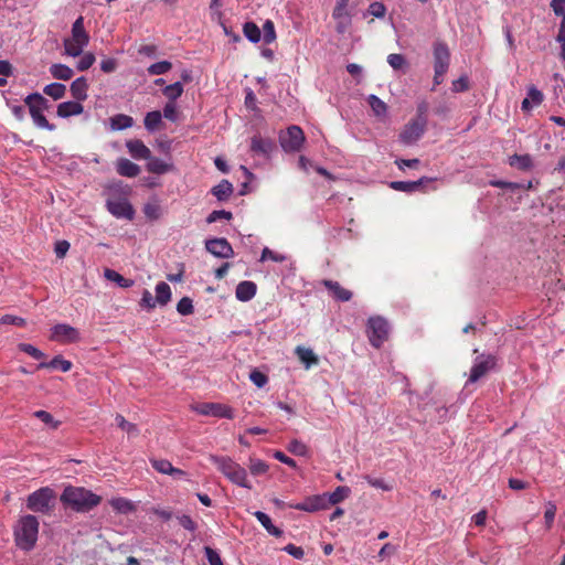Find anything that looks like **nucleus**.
Returning <instances> with one entry per match:
<instances>
[{
	"mask_svg": "<svg viewBox=\"0 0 565 565\" xmlns=\"http://www.w3.org/2000/svg\"><path fill=\"white\" fill-rule=\"evenodd\" d=\"M369 340L370 343L379 349L388 337V323L382 317H372L369 319Z\"/></svg>",
	"mask_w": 565,
	"mask_h": 565,
	"instance_id": "10",
	"label": "nucleus"
},
{
	"mask_svg": "<svg viewBox=\"0 0 565 565\" xmlns=\"http://www.w3.org/2000/svg\"><path fill=\"white\" fill-rule=\"evenodd\" d=\"M367 13L374 18H383L386 13V7L382 2H372L369 6Z\"/></svg>",
	"mask_w": 565,
	"mask_h": 565,
	"instance_id": "52",
	"label": "nucleus"
},
{
	"mask_svg": "<svg viewBox=\"0 0 565 565\" xmlns=\"http://www.w3.org/2000/svg\"><path fill=\"white\" fill-rule=\"evenodd\" d=\"M509 164L522 171L533 168V159L530 154H513L509 158Z\"/></svg>",
	"mask_w": 565,
	"mask_h": 565,
	"instance_id": "28",
	"label": "nucleus"
},
{
	"mask_svg": "<svg viewBox=\"0 0 565 565\" xmlns=\"http://www.w3.org/2000/svg\"><path fill=\"white\" fill-rule=\"evenodd\" d=\"M24 103L29 108V114L33 124L38 128L49 131L55 130V125L49 122L44 116V113L51 107V104L46 98H44L40 93H32L24 98Z\"/></svg>",
	"mask_w": 565,
	"mask_h": 565,
	"instance_id": "3",
	"label": "nucleus"
},
{
	"mask_svg": "<svg viewBox=\"0 0 565 565\" xmlns=\"http://www.w3.org/2000/svg\"><path fill=\"white\" fill-rule=\"evenodd\" d=\"M19 350L31 355L33 359L36 360L43 359L45 356V354L42 351H40L38 348L29 343H20Z\"/></svg>",
	"mask_w": 565,
	"mask_h": 565,
	"instance_id": "51",
	"label": "nucleus"
},
{
	"mask_svg": "<svg viewBox=\"0 0 565 565\" xmlns=\"http://www.w3.org/2000/svg\"><path fill=\"white\" fill-rule=\"evenodd\" d=\"M178 521L182 527L190 532H195L198 529L196 523L192 520V518L188 514H182L178 516Z\"/></svg>",
	"mask_w": 565,
	"mask_h": 565,
	"instance_id": "57",
	"label": "nucleus"
},
{
	"mask_svg": "<svg viewBox=\"0 0 565 565\" xmlns=\"http://www.w3.org/2000/svg\"><path fill=\"white\" fill-rule=\"evenodd\" d=\"M551 7L556 15L562 17L565 15V0H552Z\"/></svg>",
	"mask_w": 565,
	"mask_h": 565,
	"instance_id": "64",
	"label": "nucleus"
},
{
	"mask_svg": "<svg viewBox=\"0 0 565 565\" xmlns=\"http://www.w3.org/2000/svg\"><path fill=\"white\" fill-rule=\"evenodd\" d=\"M171 299V289L167 282H159L156 286V301L160 306L167 305Z\"/></svg>",
	"mask_w": 565,
	"mask_h": 565,
	"instance_id": "37",
	"label": "nucleus"
},
{
	"mask_svg": "<svg viewBox=\"0 0 565 565\" xmlns=\"http://www.w3.org/2000/svg\"><path fill=\"white\" fill-rule=\"evenodd\" d=\"M39 526L36 516L32 514L21 516L13 529L15 545L24 552L33 550L38 541Z\"/></svg>",
	"mask_w": 565,
	"mask_h": 565,
	"instance_id": "2",
	"label": "nucleus"
},
{
	"mask_svg": "<svg viewBox=\"0 0 565 565\" xmlns=\"http://www.w3.org/2000/svg\"><path fill=\"white\" fill-rule=\"evenodd\" d=\"M497 366V356L493 354H481L477 356L468 379L469 383H476Z\"/></svg>",
	"mask_w": 565,
	"mask_h": 565,
	"instance_id": "9",
	"label": "nucleus"
},
{
	"mask_svg": "<svg viewBox=\"0 0 565 565\" xmlns=\"http://www.w3.org/2000/svg\"><path fill=\"white\" fill-rule=\"evenodd\" d=\"M56 503V494L49 487L40 488L29 494L26 499V508L35 513L50 515Z\"/></svg>",
	"mask_w": 565,
	"mask_h": 565,
	"instance_id": "5",
	"label": "nucleus"
},
{
	"mask_svg": "<svg viewBox=\"0 0 565 565\" xmlns=\"http://www.w3.org/2000/svg\"><path fill=\"white\" fill-rule=\"evenodd\" d=\"M108 212L117 218L132 220L135 210L128 201L127 193L111 192L106 201Z\"/></svg>",
	"mask_w": 565,
	"mask_h": 565,
	"instance_id": "7",
	"label": "nucleus"
},
{
	"mask_svg": "<svg viewBox=\"0 0 565 565\" xmlns=\"http://www.w3.org/2000/svg\"><path fill=\"white\" fill-rule=\"evenodd\" d=\"M430 179L422 178L417 181H393L390 186L395 191L413 193L417 191L424 182H428Z\"/></svg>",
	"mask_w": 565,
	"mask_h": 565,
	"instance_id": "23",
	"label": "nucleus"
},
{
	"mask_svg": "<svg viewBox=\"0 0 565 565\" xmlns=\"http://www.w3.org/2000/svg\"><path fill=\"white\" fill-rule=\"evenodd\" d=\"M232 218V213L228 212V211H225V210H220V211H213L209 216H207V222L209 223H214L218 220H231Z\"/></svg>",
	"mask_w": 565,
	"mask_h": 565,
	"instance_id": "62",
	"label": "nucleus"
},
{
	"mask_svg": "<svg viewBox=\"0 0 565 565\" xmlns=\"http://www.w3.org/2000/svg\"><path fill=\"white\" fill-rule=\"evenodd\" d=\"M152 467L161 473L171 476H183L184 471L174 468L169 460L166 459H151Z\"/></svg>",
	"mask_w": 565,
	"mask_h": 565,
	"instance_id": "24",
	"label": "nucleus"
},
{
	"mask_svg": "<svg viewBox=\"0 0 565 565\" xmlns=\"http://www.w3.org/2000/svg\"><path fill=\"white\" fill-rule=\"evenodd\" d=\"M284 551L289 555L294 556L297 559H301L305 556V551L300 546H296L294 544H288L284 547Z\"/></svg>",
	"mask_w": 565,
	"mask_h": 565,
	"instance_id": "63",
	"label": "nucleus"
},
{
	"mask_svg": "<svg viewBox=\"0 0 565 565\" xmlns=\"http://www.w3.org/2000/svg\"><path fill=\"white\" fill-rule=\"evenodd\" d=\"M50 340L62 343H76L81 340L79 331L67 324V323H57L51 329Z\"/></svg>",
	"mask_w": 565,
	"mask_h": 565,
	"instance_id": "12",
	"label": "nucleus"
},
{
	"mask_svg": "<svg viewBox=\"0 0 565 565\" xmlns=\"http://www.w3.org/2000/svg\"><path fill=\"white\" fill-rule=\"evenodd\" d=\"M116 170L118 174L127 178H135L140 173V167L126 158L117 160Z\"/></svg>",
	"mask_w": 565,
	"mask_h": 565,
	"instance_id": "22",
	"label": "nucleus"
},
{
	"mask_svg": "<svg viewBox=\"0 0 565 565\" xmlns=\"http://www.w3.org/2000/svg\"><path fill=\"white\" fill-rule=\"evenodd\" d=\"M243 33L248 41L257 43L262 39V32L254 22H246L243 25Z\"/></svg>",
	"mask_w": 565,
	"mask_h": 565,
	"instance_id": "40",
	"label": "nucleus"
},
{
	"mask_svg": "<svg viewBox=\"0 0 565 565\" xmlns=\"http://www.w3.org/2000/svg\"><path fill=\"white\" fill-rule=\"evenodd\" d=\"M257 286L254 281L244 280L236 286L235 296L239 301L246 302L256 295Z\"/></svg>",
	"mask_w": 565,
	"mask_h": 565,
	"instance_id": "20",
	"label": "nucleus"
},
{
	"mask_svg": "<svg viewBox=\"0 0 565 565\" xmlns=\"http://www.w3.org/2000/svg\"><path fill=\"white\" fill-rule=\"evenodd\" d=\"M274 149L275 142L270 138H264L258 134L250 138V151L254 154L268 159Z\"/></svg>",
	"mask_w": 565,
	"mask_h": 565,
	"instance_id": "16",
	"label": "nucleus"
},
{
	"mask_svg": "<svg viewBox=\"0 0 565 565\" xmlns=\"http://www.w3.org/2000/svg\"><path fill=\"white\" fill-rule=\"evenodd\" d=\"M126 147L132 158H135L137 160L150 159L151 151L141 140H138V139L128 140L126 142Z\"/></svg>",
	"mask_w": 565,
	"mask_h": 565,
	"instance_id": "19",
	"label": "nucleus"
},
{
	"mask_svg": "<svg viewBox=\"0 0 565 565\" xmlns=\"http://www.w3.org/2000/svg\"><path fill=\"white\" fill-rule=\"evenodd\" d=\"M233 184L227 180H222L218 184L212 188V194L218 201H226L233 193Z\"/></svg>",
	"mask_w": 565,
	"mask_h": 565,
	"instance_id": "29",
	"label": "nucleus"
},
{
	"mask_svg": "<svg viewBox=\"0 0 565 565\" xmlns=\"http://www.w3.org/2000/svg\"><path fill=\"white\" fill-rule=\"evenodd\" d=\"M51 75L56 79L67 81L74 75L73 70L64 64H52L50 66Z\"/></svg>",
	"mask_w": 565,
	"mask_h": 565,
	"instance_id": "32",
	"label": "nucleus"
},
{
	"mask_svg": "<svg viewBox=\"0 0 565 565\" xmlns=\"http://www.w3.org/2000/svg\"><path fill=\"white\" fill-rule=\"evenodd\" d=\"M84 111V107L78 100L63 102L57 105L56 114L61 118H68L71 116L81 115Z\"/></svg>",
	"mask_w": 565,
	"mask_h": 565,
	"instance_id": "18",
	"label": "nucleus"
},
{
	"mask_svg": "<svg viewBox=\"0 0 565 565\" xmlns=\"http://www.w3.org/2000/svg\"><path fill=\"white\" fill-rule=\"evenodd\" d=\"M248 468L252 475L262 476L268 471L269 466L260 459L250 458Z\"/></svg>",
	"mask_w": 565,
	"mask_h": 565,
	"instance_id": "44",
	"label": "nucleus"
},
{
	"mask_svg": "<svg viewBox=\"0 0 565 565\" xmlns=\"http://www.w3.org/2000/svg\"><path fill=\"white\" fill-rule=\"evenodd\" d=\"M332 18L335 21V30L338 33H345L352 23V14L348 9V4L335 3V7L332 11Z\"/></svg>",
	"mask_w": 565,
	"mask_h": 565,
	"instance_id": "14",
	"label": "nucleus"
},
{
	"mask_svg": "<svg viewBox=\"0 0 565 565\" xmlns=\"http://www.w3.org/2000/svg\"><path fill=\"white\" fill-rule=\"evenodd\" d=\"M33 416L39 418L41 422L49 425L53 429H56L61 424L58 420H55L53 416L46 411H35L33 413Z\"/></svg>",
	"mask_w": 565,
	"mask_h": 565,
	"instance_id": "46",
	"label": "nucleus"
},
{
	"mask_svg": "<svg viewBox=\"0 0 565 565\" xmlns=\"http://www.w3.org/2000/svg\"><path fill=\"white\" fill-rule=\"evenodd\" d=\"M163 116L171 121L178 120V111H177V106H175L174 102H168L164 105Z\"/></svg>",
	"mask_w": 565,
	"mask_h": 565,
	"instance_id": "58",
	"label": "nucleus"
},
{
	"mask_svg": "<svg viewBox=\"0 0 565 565\" xmlns=\"http://www.w3.org/2000/svg\"><path fill=\"white\" fill-rule=\"evenodd\" d=\"M116 423L118 425V427L126 431L129 436H137L139 434V429L138 427L132 424V423H129L128 420L125 419V417L120 414H117L116 415Z\"/></svg>",
	"mask_w": 565,
	"mask_h": 565,
	"instance_id": "42",
	"label": "nucleus"
},
{
	"mask_svg": "<svg viewBox=\"0 0 565 565\" xmlns=\"http://www.w3.org/2000/svg\"><path fill=\"white\" fill-rule=\"evenodd\" d=\"M43 93L54 100L61 99L65 96L66 86L61 83H51L43 88Z\"/></svg>",
	"mask_w": 565,
	"mask_h": 565,
	"instance_id": "39",
	"label": "nucleus"
},
{
	"mask_svg": "<svg viewBox=\"0 0 565 565\" xmlns=\"http://www.w3.org/2000/svg\"><path fill=\"white\" fill-rule=\"evenodd\" d=\"M87 89L88 84L85 77H78L71 84V93L72 96L78 100L83 102L87 98Z\"/></svg>",
	"mask_w": 565,
	"mask_h": 565,
	"instance_id": "25",
	"label": "nucleus"
},
{
	"mask_svg": "<svg viewBox=\"0 0 565 565\" xmlns=\"http://www.w3.org/2000/svg\"><path fill=\"white\" fill-rule=\"evenodd\" d=\"M211 461L233 483L252 489V484L247 480V472L241 465L228 457L212 456Z\"/></svg>",
	"mask_w": 565,
	"mask_h": 565,
	"instance_id": "4",
	"label": "nucleus"
},
{
	"mask_svg": "<svg viewBox=\"0 0 565 565\" xmlns=\"http://www.w3.org/2000/svg\"><path fill=\"white\" fill-rule=\"evenodd\" d=\"M204 553L210 565H223L220 554L214 548L205 546Z\"/></svg>",
	"mask_w": 565,
	"mask_h": 565,
	"instance_id": "54",
	"label": "nucleus"
},
{
	"mask_svg": "<svg viewBox=\"0 0 565 565\" xmlns=\"http://www.w3.org/2000/svg\"><path fill=\"white\" fill-rule=\"evenodd\" d=\"M387 63L395 71L403 70L404 67L407 66L405 56L397 53L390 54L387 56Z\"/></svg>",
	"mask_w": 565,
	"mask_h": 565,
	"instance_id": "47",
	"label": "nucleus"
},
{
	"mask_svg": "<svg viewBox=\"0 0 565 565\" xmlns=\"http://www.w3.org/2000/svg\"><path fill=\"white\" fill-rule=\"evenodd\" d=\"M288 451L296 456H306L308 454L307 446L300 440L294 439L287 447Z\"/></svg>",
	"mask_w": 565,
	"mask_h": 565,
	"instance_id": "50",
	"label": "nucleus"
},
{
	"mask_svg": "<svg viewBox=\"0 0 565 565\" xmlns=\"http://www.w3.org/2000/svg\"><path fill=\"white\" fill-rule=\"evenodd\" d=\"M162 124V114L159 110L149 111L146 114L143 119L145 128L153 132L156 131L160 125Z\"/></svg>",
	"mask_w": 565,
	"mask_h": 565,
	"instance_id": "31",
	"label": "nucleus"
},
{
	"mask_svg": "<svg viewBox=\"0 0 565 565\" xmlns=\"http://www.w3.org/2000/svg\"><path fill=\"white\" fill-rule=\"evenodd\" d=\"M427 119L424 116H417L416 119L409 121L399 135L401 141L405 145L416 142L425 132Z\"/></svg>",
	"mask_w": 565,
	"mask_h": 565,
	"instance_id": "11",
	"label": "nucleus"
},
{
	"mask_svg": "<svg viewBox=\"0 0 565 565\" xmlns=\"http://www.w3.org/2000/svg\"><path fill=\"white\" fill-rule=\"evenodd\" d=\"M110 505L113 507L114 510H116L120 513H128L134 510L132 503L129 500L124 499V498L113 499L110 501Z\"/></svg>",
	"mask_w": 565,
	"mask_h": 565,
	"instance_id": "45",
	"label": "nucleus"
},
{
	"mask_svg": "<svg viewBox=\"0 0 565 565\" xmlns=\"http://www.w3.org/2000/svg\"><path fill=\"white\" fill-rule=\"evenodd\" d=\"M290 508L306 512H316L327 509V494L309 497L301 503L290 504Z\"/></svg>",
	"mask_w": 565,
	"mask_h": 565,
	"instance_id": "17",
	"label": "nucleus"
},
{
	"mask_svg": "<svg viewBox=\"0 0 565 565\" xmlns=\"http://www.w3.org/2000/svg\"><path fill=\"white\" fill-rule=\"evenodd\" d=\"M0 323L2 324H14V326H18V327H24L25 326V320L21 317H18V316H12V315H4L3 317L0 318Z\"/></svg>",
	"mask_w": 565,
	"mask_h": 565,
	"instance_id": "59",
	"label": "nucleus"
},
{
	"mask_svg": "<svg viewBox=\"0 0 565 565\" xmlns=\"http://www.w3.org/2000/svg\"><path fill=\"white\" fill-rule=\"evenodd\" d=\"M110 126L113 130L128 129L134 126V119L128 115L118 114L110 118Z\"/></svg>",
	"mask_w": 565,
	"mask_h": 565,
	"instance_id": "33",
	"label": "nucleus"
},
{
	"mask_svg": "<svg viewBox=\"0 0 565 565\" xmlns=\"http://www.w3.org/2000/svg\"><path fill=\"white\" fill-rule=\"evenodd\" d=\"M296 353L299 360L306 365V367L316 365L319 362L317 355L313 353L311 349L298 347L296 349Z\"/></svg>",
	"mask_w": 565,
	"mask_h": 565,
	"instance_id": "34",
	"label": "nucleus"
},
{
	"mask_svg": "<svg viewBox=\"0 0 565 565\" xmlns=\"http://www.w3.org/2000/svg\"><path fill=\"white\" fill-rule=\"evenodd\" d=\"M267 259H271L277 263H282L284 260H286V256L273 249H263L260 262H265Z\"/></svg>",
	"mask_w": 565,
	"mask_h": 565,
	"instance_id": "53",
	"label": "nucleus"
},
{
	"mask_svg": "<svg viewBox=\"0 0 565 565\" xmlns=\"http://www.w3.org/2000/svg\"><path fill=\"white\" fill-rule=\"evenodd\" d=\"M322 285L332 294L333 298L339 301H349L352 298V292L343 288L338 281L324 279Z\"/></svg>",
	"mask_w": 565,
	"mask_h": 565,
	"instance_id": "21",
	"label": "nucleus"
},
{
	"mask_svg": "<svg viewBox=\"0 0 565 565\" xmlns=\"http://www.w3.org/2000/svg\"><path fill=\"white\" fill-rule=\"evenodd\" d=\"M193 409L204 416H214L218 418H234V411L232 407L221 403H201L193 407Z\"/></svg>",
	"mask_w": 565,
	"mask_h": 565,
	"instance_id": "13",
	"label": "nucleus"
},
{
	"mask_svg": "<svg viewBox=\"0 0 565 565\" xmlns=\"http://www.w3.org/2000/svg\"><path fill=\"white\" fill-rule=\"evenodd\" d=\"M60 500L72 510L85 513L97 507L102 498L85 488L68 486L64 489Z\"/></svg>",
	"mask_w": 565,
	"mask_h": 565,
	"instance_id": "1",
	"label": "nucleus"
},
{
	"mask_svg": "<svg viewBox=\"0 0 565 565\" xmlns=\"http://www.w3.org/2000/svg\"><path fill=\"white\" fill-rule=\"evenodd\" d=\"M305 142V134L299 126L292 125L279 134V143L285 152L300 151Z\"/></svg>",
	"mask_w": 565,
	"mask_h": 565,
	"instance_id": "8",
	"label": "nucleus"
},
{
	"mask_svg": "<svg viewBox=\"0 0 565 565\" xmlns=\"http://www.w3.org/2000/svg\"><path fill=\"white\" fill-rule=\"evenodd\" d=\"M450 53L445 43L434 45V70L438 75H445L449 66Z\"/></svg>",
	"mask_w": 565,
	"mask_h": 565,
	"instance_id": "15",
	"label": "nucleus"
},
{
	"mask_svg": "<svg viewBox=\"0 0 565 565\" xmlns=\"http://www.w3.org/2000/svg\"><path fill=\"white\" fill-rule=\"evenodd\" d=\"M172 68V64L169 61H160L151 64L147 72L149 75H162L168 73Z\"/></svg>",
	"mask_w": 565,
	"mask_h": 565,
	"instance_id": "43",
	"label": "nucleus"
},
{
	"mask_svg": "<svg viewBox=\"0 0 565 565\" xmlns=\"http://www.w3.org/2000/svg\"><path fill=\"white\" fill-rule=\"evenodd\" d=\"M183 94V85L181 82H175L163 88V95L169 102H174Z\"/></svg>",
	"mask_w": 565,
	"mask_h": 565,
	"instance_id": "41",
	"label": "nucleus"
},
{
	"mask_svg": "<svg viewBox=\"0 0 565 565\" xmlns=\"http://www.w3.org/2000/svg\"><path fill=\"white\" fill-rule=\"evenodd\" d=\"M104 276L107 280L114 281L122 288H129L134 285V280L127 279L124 276H121L119 273H117L113 269H109V268H106L104 270Z\"/></svg>",
	"mask_w": 565,
	"mask_h": 565,
	"instance_id": "36",
	"label": "nucleus"
},
{
	"mask_svg": "<svg viewBox=\"0 0 565 565\" xmlns=\"http://www.w3.org/2000/svg\"><path fill=\"white\" fill-rule=\"evenodd\" d=\"M88 42L89 35L84 28V18L78 17L72 25V36L64 40L65 54L72 57L79 56Z\"/></svg>",
	"mask_w": 565,
	"mask_h": 565,
	"instance_id": "6",
	"label": "nucleus"
},
{
	"mask_svg": "<svg viewBox=\"0 0 565 565\" xmlns=\"http://www.w3.org/2000/svg\"><path fill=\"white\" fill-rule=\"evenodd\" d=\"M147 160V170L151 173L163 174L173 170V166L163 161L162 159L150 156V159Z\"/></svg>",
	"mask_w": 565,
	"mask_h": 565,
	"instance_id": "26",
	"label": "nucleus"
},
{
	"mask_svg": "<svg viewBox=\"0 0 565 565\" xmlns=\"http://www.w3.org/2000/svg\"><path fill=\"white\" fill-rule=\"evenodd\" d=\"M249 380L257 386L263 387L268 382V377L260 371L254 370L249 374Z\"/></svg>",
	"mask_w": 565,
	"mask_h": 565,
	"instance_id": "56",
	"label": "nucleus"
},
{
	"mask_svg": "<svg viewBox=\"0 0 565 565\" xmlns=\"http://www.w3.org/2000/svg\"><path fill=\"white\" fill-rule=\"evenodd\" d=\"M527 98L534 106H539L543 102V94L534 86L527 89Z\"/></svg>",
	"mask_w": 565,
	"mask_h": 565,
	"instance_id": "61",
	"label": "nucleus"
},
{
	"mask_svg": "<svg viewBox=\"0 0 565 565\" xmlns=\"http://www.w3.org/2000/svg\"><path fill=\"white\" fill-rule=\"evenodd\" d=\"M327 494V504L334 505L342 502L350 494V489L348 487H338L333 492L326 493Z\"/></svg>",
	"mask_w": 565,
	"mask_h": 565,
	"instance_id": "38",
	"label": "nucleus"
},
{
	"mask_svg": "<svg viewBox=\"0 0 565 565\" xmlns=\"http://www.w3.org/2000/svg\"><path fill=\"white\" fill-rule=\"evenodd\" d=\"M73 364L62 355L54 356L50 362H41L38 369H60L62 372H68Z\"/></svg>",
	"mask_w": 565,
	"mask_h": 565,
	"instance_id": "27",
	"label": "nucleus"
},
{
	"mask_svg": "<svg viewBox=\"0 0 565 565\" xmlns=\"http://www.w3.org/2000/svg\"><path fill=\"white\" fill-rule=\"evenodd\" d=\"M367 103L372 109V111L374 113L375 116L377 117H385L386 114H387V106L386 104L381 99L379 98L376 95H370L367 97Z\"/></svg>",
	"mask_w": 565,
	"mask_h": 565,
	"instance_id": "35",
	"label": "nucleus"
},
{
	"mask_svg": "<svg viewBox=\"0 0 565 565\" xmlns=\"http://www.w3.org/2000/svg\"><path fill=\"white\" fill-rule=\"evenodd\" d=\"M177 310L182 316H189L193 313L194 308L192 300L189 297L181 298L177 305Z\"/></svg>",
	"mask_w": 565,
	"mask_h": 565,
	"instance_id": "48",
	"label": "nucleus"
},
{
	"mask_svg": "<svg viewBox=\"0 0 565 565\" xmlns=\"http://www.w3.org/2000/svg\"><path fill=\"white\" fill-rule=\"evenodd\" d=\"M263 39H264V42L269 44L271 42L275 41L276 39V32H275V26H274V23L271 20H266L264 25H263Z\"/></svg>",
	"mask_w": 565,
	"mask_h": 565,
	"instance_id": "49",
	"label": "nucleus"
},
{
	"mask_svg": "<svg viewBox=\"0 0 565 565\" xmlns=\"http://www.w3.org/2000/svg\"><path fill=\"white\" fill-rule=\"evenodd\" d=\"M254 515L269 534L276 537H280L282 535V531L273 524L268 514L262 511H256L254 512Z\"/></svg>",
	"mask_w": 565,
	"mask_h": 565,
	"instance_id": "30",
	"label": "nucleus"
},
{
	"mask_svg": "<svg viewBox=\"0 0 565 565\" xmlns=\"http://www.w3.org/2000/svg\"><path fill=\"white\" fill-rule=\"evenodd\" d=\"M95 62V55L90 52H87L83 54L81 60L77 63V70L78 71H86L88 70Z\"/></svg>",
	"mask_w": 565,
	"mask_h": 565,
	"instance_id": "55",
	"label": "nucleus"
},
{
	"mask_svg": "<svg viewBox=\"0 0 565 565\" xmlns=\"http://www.w3.org/2000/svg\"><path fill=\"white\" fill-rule=\"evenodd\" d=\"M556 41L561 44V49H562L561 56L565 61V15L561 21Z\"/></svg>",
	"mask_w": 565,
	"mask_h": 565,
	"instance_id": "60",
	"label": "nucleus"
}]
</instances>
